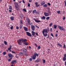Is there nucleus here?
Masks as SVG:
<instances>
[{
	"instance_id": "obj_3",
	"label": "nucleus",
	"mask_w": 66,
	"mask_h": 66,
	"mask_svg": "<svg viewBox=\"0 0 66 66\" xmlns=\"http://www.w3.org/2000/svg\"><path fill=\"white\" fill-rule=\"evenodd\" d=\"M37 56V57L39 56V55L38 54L34 53V55L32 56V59L33 60H35L36 59V57Z\"/></svg>"
},
{
	"instance_id": "obj_60",
	"label": "nucleus",
	"mask_w": 66,
	"mask_h": 66,
	"mask_svg": "<svg viewBox=\"0 0 66 66\" xmlns=\"http://www.w3.org/2000/svg\"><path fill=\"white\" fill-rule=\"evenodd\" d=\"M9 11L10 12H12V10H9Z\"/></svg>"
},
{
	"instance_id": "obj_1",
	"label": "nucleus",
	"mask_w": 66,
	"mask_h": 66,
	"mask_svg": "<svg viewBox=\"0 0 66 66\" xmlns=\"http://www.w3.org/2000/svg\"><path fill=\"white\" fill-rule=\"evenodd\" d=\"M50 30L49 28L46 29H44L42 31L43 35H44V37H46L47 35L48 34L47 33H48Z\"/></svg>"
},
{
	"instance_id": "obj_21",
	"label": "nucleus",
	"mask_w": 66,
	"mask_h": 66,
	"mask_svg": "<svg viewBox=\"0 0 66 66\" xmlns=\"http://www.w3.org/2000/svg\"><path fill=\"white\" fill-rule=\"evenodd\" d=\"M41 19L43 20H45L46 19V17L44 16H43L42 18H41Z\"/></svg>"
},
{
	"instance_id": "obj_59",
	"label": "nucleus",
	"mask_w": 66,
	"mask_h": 66,
	"mask_svg": "<svg viewBox=\"0 0 66 66\" xmlns=\"http://www.w3.org/2000/svg\"><path fill=\"white\" fill-rule=\"evenodd\" d=\"M50 39H53V38L52 37H50Z\"/></svg>"
},
{
	"instance_id": "obj_4",
	"label": "nucleus",
	"mask_w": 66,
	"mask_h": 66,
	"mask_svg": "<svg viewBox=\"0 0 66 66\" xmlns=\"http://www.w3.org/2000/svg\"><path fill=\"white\" fill-rule=\"evenodd\" d=\"M19 6V5L18 3H15V9L17 11H20V10L19 9V7H18Z\"/></svg>"
},
{
	"instance_id": "obj_35",
	"label": "nucleus",
	"mask_w": 66,
	"mask_h": 66,
	"mask_svg": "<svg viewBox=\"0 0 66 66\" xmlns=\"http://www.w3.org/2000/svg\"><path fill=\"white\" fill-rule=\"evenodd\" d=\"M12 59V58H11L10 59H8V61L10 62L11 61V60Z\"/></svg>"
},
{
	"instance_id": "obj_33",
	"label": "nucleus",
	"mask_w": 66,
	"mask_h": 66,
	"mask_svg": "<svg viewBox=\"0 0 66 66\" xmlns=\"http://www.w3.org/2000/svg\"><path fill=\"white\" fill-rule=\"evenodd\" d=\"M43 6L44 7H47V4H45Z\"/></svg>"
},
{
	"instance_id": "obj_13",
	"label": "nucleus",
	"mask_w": 66,
	"mask_h": 66,
	"mask_svg": "<svg viewBox=\"0 0 66 66\" xmlns=\"http://www.w3.org/2000/svg\"><path fill=\"white\" fill-rule=\"evenodd\" d=\"M33 20L35 21L37 23H39L41 22V21L40 20L38 21L37 20H36L35 18H34Z\"/></svg>"
},
{
	"instance_id": "obj_57",
	"label": "nucleus",
	"mask_w": 66,
	"mask_h": 66,
	"mask_svg": "<svg viewBox=\"0 0 66 66\" xmlns=\"http://www.w3.org/2000/svg\"><path fill=\"white\" fill-rule=\"evenodd\" d=\"M30 3H31V2H32V1L31 0H29L28 1Z\"/></svg>"
},
{
	"instance_id": "obj_56",
	"label": "nucleus",
	"mask_w": 66,
	"mask_h": 66,
	"mask_svg": "<svg viewBox=\"0 0 66 66\" xmlns=\"http://www.w3.org/2000/svg\"><path fill=\"white\" fill-rule=\"evenodd\" d=\"M50 31L51 32L52 31V28H50Z\"/></svg>"
},
{
	"instance_id": "obj_63",
	"label": "nucleus",
	"mask_w": 66,
	"mask_h": 66,
	"mask_svg": "<svg viewBox=\"0 0 66 66\" xmlns=\"http://www.w3.org/2000/svg\"><path fill=\"white\" fill-rule=\"evenodd\" d=\"M65 66H66V61H65Z\"/></svg>"
},
{
	"instance_id": "obj_46",
	"label": "nucleus",
	"mask_w": 66,
	"mask_h": 66,
	"mask_svg": "<svg viewBox=\"0 0 66 66\" xmlns=\"http://www.w3.org/2000/svg\"><path fill=\"white\" fill-rule=\"evenodd\" d=\"M51 35L52 36V37H54V36L52 33H51Z\"/></svg>"
},
{
	"instance_id": "obj_58",
	"label": "nucleus",
	"mask_w": 66,
	"mask_h": 66,
	"mask_svg": "<svg viewBox=\"0 0 66 66\" xmlns=\"http://www.w3.org/2000/svg\"><path fill=\"white\" fill-rule=\"evenodd\" d=\"M65 17L64 16L63 17V20H65Z\"/></svg>"
},
{
	"instance_id": "obj_50",
	"label": "nucleus",
	"mask_w": 66,
	"mask_h": 66,
	"mask_svg": "<svg viewBox=\"0 0 66 66\" xmlns=\"http://www.w3.org/2000/svg\"><path fill=\"white\" fill-rule=\"evenodd\" d=\"M12 53L14 54V53H16V52H14V51H12Z\"/></svg>"
},
{
	"instance_id": "obj_6",
	"label": "nucleus",
	"mask_w": 66,
	"mask_h": 66,
	"mask_svg": "<svg viewBox=\"0 0 66 66\" xmlns=\"http://www.w3.org/2000/svg\"><path fill=\"white\" fill-rule=\"evenodd\" d=\"M31 30H32L34 31L35 29V26L33 25H31Z\"/></svg>"
},
{
	"instance_id": "obj_48",
	"label": "nucleus",
	"mask_w": 66,
	"mask_h": 66,
	"mask_svg": "<svg viewBox=\"0 0 66 66\" xmlns=\"http://www.w3.org/2000/svg\"><path fill=\"white\" fill-rule=\"evenodd\" d=\"M47 11L48 12V13L49 14H51V12L50 11Z\"/></svg>"
},
{
	"instance_id": "obj_9",
	"label": "nucleus",
	"mask_w": 66,
	"mask_h": 66,
	"mask_svg": "<svg viewBox=\"0 0 66 66\" xmlns=\"http://www.w3.org/2000/svg\"><path fill=\"white\" fill-rule=\"evenodd\" d=\"M8 56L9 58H13V55L11 54H8Z\"/></svg>"
},
{
	"instance_id": "obj_26",
	"label": "nucleus",
	"mask_w": 66,
	"mask_h": 66,
	"mask_svg": "<svg viewBox=\"0 0 66 66\" xmlns=\"http://www.w3.org/2000/svg\"><path fill=\"white\" fill-rule=\"evenodd\" d=\"M59 44H57V45H58V46H60V47H62V45H61V44H60V43H59Z\"/></svg>"
},
{
	"instance_id": "obj_27",
	"label": "nucleus",
	"mask_w": 66,
	"mask_h": 66,
	"mask_svg": "<svg viewBox=\"0 0 66 66\" xmlns=\"http://www.w3.org/2000/svg\"><path fill=\"white\" fill-rule=\"evenodd\" d=\"M45 2L44 1H43L41 3V4L42 5H43L44 4H45Z\"/></svg>"
},
{
	"instance_id": "obj_19",
	"label": "nucleus",
	"mask_w": 66,
	"mask_h": 66,
	"mask_svg": "<svg viewBox=\"0 0 66 66\" xmlns=\"http://www.w3.org/2000/svg\"><path fill=\"white\" fill-rule=\"evenodd\" d=\"M31 33H32V36H34L35 35L36 33L35 32L32 31L31 32Z\"/></svg>"
},
{
	"instance_id": "obj_44",
	"label": "nucleus",
	"mask_w": 66,
	"mask_h": 66,
	"mask_svg": "<svg viewBox=\"0 0 66 66\" xmlns=\"http://www.w3.org/2000/svg\"><path fill=\"white\" fill-rule=\"evenodd\" d=\"M64 57H63L64 58H66V54H64Z\"/></svg>"
},
{
	"instance_id": "obj_53",
	"label": "nucleus",
	"mask_w": 66,
	"mask_h": 66,
	"mask_svg": "<svg viewBox=\"0 0 66 66\" xmlns=\"http://www.w3.org/2000/svg\"><path fill=\"white\" fill-rule=\"evenodd\" d=\"M64 3L65 4V6H66V1H64Z\"/></svg>"
},
{
	"instance_id": "obj_62",
	"label": "nucleus",
	"mask_w": 66,
	"mask_h": 66,
	"mask_svg": "<svg viewBox=\"0 0 66 66\" xmlns=\"http://www.w3.org/2000/svg\"><path fill=\"white\" fill-rule=\"evenodd\" d=\"M22 2H23V3H25V2L24 1H22Z\"/></svg>"
},
{
	"instance_id": "obj_40",
	"label": "nucleus",
	"mask_w": 66,
	"mask_h": 66,
	"mask_svg": "<svg viewBox=\"0 0 66 66\" xmlns=\"http://www.w3.org/2000/svg\"><path fill=\"white\" fill-rule=\"evenodd\" d=\"M4 43L5 45H7V43L6 41H4Z\"/></svg>"
},
{
	"instance_id": "obj_16",
	"label": "nucleus",
	"mask_w": 66,
	"mask_h": 66,
	"mask_svg": "<svg viewBox=\"0 0 66 66\" xmlns=\"http://www.w3.org/2000/svg\"><path fill=\"white\" fill-rule=\"evenodd\" d=\"M23 53H26L27 52V50L26 48H24L23 50Z\"/></svg>"
},
{
	"instance_id": "obj_12",
	"label": "nucleus",
	"mask_w": 66,
	"mask_h": 66,
	"mask_svg": "<svg viewBox=\"0 0 66 66\" xmlns=\"http://www.w3.org/2000/svg\"><path fill=\"white\" fill-rule=\"evenodd\" d=\"M23 28L24 30L25 31H28V30L27 27H23Z\"/></svg>"
},
{
	"instance_id": "obj_23",
	"label": "nucleus",
	"mask_w": 66,
	"mask_h": 66,
	"mask_svg": "<svg viewBox=\"0 0 66 66\" xmlns=\"http://www.w3.org/2000/svg\"><path fill=\"white\" fill-rule=\"evenodd\" d=\"M20 16L21 18H22L23 17V14L21 13L20 14Z\"/></svg>"
},
{
	"instance_id": "obj_47",
	"label": "nucleus",
	"mask_w": 66,
	"mask_h": 66,
	"mask_svg": "<svg viewBox=\"0 0 66 66\" xmlns=\"http://www.w3.org/2000/svg\"><path fill=\"white\" fill-rule=\"evenodd\" d=\"M25 55L26 56H28V54H27V53H26L25 54Z\"/></svg>"
},
{
	"instance_id": "obj_49",
	"label": "nucleus",
	"mask_w": 66,
	"mask_h": 66,
	"mask_svg": "<svg viewBox=\"0 0 66 66\" xmlns=\"http://www.w3.org/2000/svg\"><path fill=\"white\" fill-rule=\"evenodd\" d=\"M35 34H36V35H37V36H38V34L37 33V32L35 33Z\"/></svg>"
},
{
	"instance_id": "obj_43",
	"label": "nucleus",
	"mask_w": 66,
	"mask_h": 66,
	"mask_svg": "<svg viewBox=\"0 0 66 66\" xmlns=\"http://www.w3.org/2000/svg\"><path fill=\"white\" fill-rule=\"evenodd\" d=\"M32 61V59L31 58L29 59V61Z\"/></svg>"
},
{
	"instance_id": "obj_14",
	"label": "nucleus",
	"mask_w": 66,
	"mask_h": 66,
	"mask_svg": "<svg viewBox=\"0 0 66 66\" xmlns=\"http://www.w3.org/2000/svg\"><path fill=\"white\" fill-rule=\"evenodd\" d=\"M27 22L29 24H30V20H29V19L27 18Z\"/></svg>"
},
{
	"instance_id": "obj_52",
	"label": "nucleus",
	"mask_w": 66,
	"mask_h": 66,
	"mask_svg": "<svg viewBox=\"0 0 66 66\" xmlns=\"http://www.w3.org/2000/svg\"><path fill=\"white\" fill-rule=\"evenodd\" d=\"M16 29H19V27L18 26H17L16 27Z\"/></svg>"
},
{
	"instance_id": "obj_5",
	"label": "nucleus",
	"mask_w": 66,
	"mask_h": 66,
	"mask_svg": "<svg viewBox=\"0 0 66 66\" xmlns=\"http://www.w3.org/2000/svg\"><path fill=\"white\" fill-rule=\"evenodd\" d=\"M58 26L59 27V29L60 30L65 31V29L63 27L59 26Z\"/></svg>"
},
{
	"instance_id": "obj_42",
	"label": "nucleus",
	"mask_w": 66,
	"mask_h": 66,
	"mask_svg": "<svg viewBox=\"0 0 66 66\" xmlns=\"http://www.w3.org/2000/svg\"><path fill=\"white\" fill-rule=\"evenodd\" d=\"M28 6L30 7V4H29V3H28Z\"/></svg>"
},
{
	"instance_id": "obj_17",
	"label": "nucleus",
	"mask_w": 66,
	"mask_h": 66,
	"mask_svg": "<svg viewBox=\"0 0 66 66\" xmlns=\"http://www.w3.org/2000/svg\"><path fill=\"white\" fill-rule=\"evenodd\" d=\"M14 18L13 16H11L10 17V19L11 21H14Z\"/></svg>"
},
{
	"instance_id": "obj_29",
	"label": "nucleus",
	"mask_w": 66,
	"mask_h": 66,
	"mask_svg": "<svg viewBox=\"0 0 66 66\" xmlns=\"http://www.w3.org/2000/svg\"><path fill=\"white\" fill-rule=\"evenodd\" d=\"M6 54V53L5 52H4L3 53V54L4 55H5Z\"/></svg>"
},
{
	"instance_id": "obj_37",
	"label": "nucleus",
	"mask_w": 66,
	"mask_h": 66,
	"mask_svg": "<svg viewBox=\"0 0 66 66\" xmlns=\"http://www.w3.org/2000/svg\"><path fill=\"white\" fill-rule=\"evenodd\" d=\"M40 46H38L37 48V49H40Z\"/></svg>"
},
{
	"instance_id": "obj_34",
	"label": "nucleus",
	"mask_w": 66,
	"mask_h": 66,
	"mask_svg": "<svg viewBox=\"0 0 66 66\" xmlns=\"http://www.w3.org/2000/svg\"><path fill=\"white\" fill-rule=\"evenodd\" d=\"M22 25H20V29H21L22 28Z\"/></svg>"
},
{
	"instance_id": "obj_61",
	"label": "nucleus",
	"mask_w": 66,
	"mask_h": 66,
	"mask_svg": "<svg viewBox=\"0 0 66 66\" xmlns=\"http://www.w3.org/2000/svg\"><path fill=\"white\" fill-rule=\"evenodd\" d=\"M35 45H36L37 46V45L36 44H35Z\"/></svg>"
},
{
	"instance_id": "obj_38",
	"label": "nucleus",
	"mask_w": 66,
	"mask_h": 66,
	"mask_svg": "<svg viewBox=\"0 0 66 66\" xmlns=\"http://www.w3.org/2000/svg\"><path fill=\"white\" fill-rule=\"evenodd\" d=\"M64 46H63V48H66V47H65V44H64L63 45Z\"/></svg>"
},
{
	"instance_id": "obj_31",
	"label": "nucleus",
	"mask_w": 66,
	"mask_h": 66,
	"mask_svg": "<svg viewBox=\"0 0 66 66\" xmlns=\"http://www.w3.org/2000/svg\"><path fill=\"white\" fill-rule=\"evenodd\" d=\"M9 10H12V7L11 6H10L9 7Z\"/></svg>"
},
{
	"instance_id": "obj_32",
	"label": "nucleus",
	"mask_w": 66,
	"mask_h": 66,
	"mask_svg": "<svg viewBox=\"0 0 66 66\" xmlns=\"http://www.w3.org/2000/svg\"><path fill=\"white\" fill-rule=\"evenodd\" d=\"M43 63H45V60H44V59H43Z\"/></svg>"
},
{
	"instance_id": "obj_28",
	"label": "nucleus",
	"mask_w": 66,
	"mask_h": 66,
	"mask_svg": "<svg viewBox=\"0 0 66 66\" xmlns=\"http://www.w3.org/2000/svg\"><path fill=\"white\" fill-rule=\"evenodd\" d=\"M24 44H25L26 45H29L28 43H24Z\"/></svg>"
},
{
	"instance_id": "obj_20",
	"label": "nucleus",
	"mask_w": 66,
	"mask_h": 66,
	"mask_svg": "<svg viewBox=\"0 0 66 66\" xmlns=\"http://www.w3.org/2000/svg\"><path fill=\"white\" fill-rule=\"evenodd\" d=\"M40 61V59H37L36 60V61H35V62H39Z\"/></svg>"
},
{
	"instance_id": "obj_54",
	"label": "nucleus",
	"mask_w": 66,
	"mask_h": 66,
	"mask_svg": "<svg viewBox=\"0 0 66 66\" xmlns=\"http://www.w3.org/2000/svg\"><path fill=\"white\" fill-rule=\"evenodd\" d=\"M58 36V35L57 34H56L55 35V36L56 37H57Z\"/></svg>"
},
{
	"instance_id": "obj_10",
	"label": "nucleus",
	"mask_w": 66,
	"mask_h": 66,
	"mask_svg": "<svg viewBox=\"0 0 66 66\" xmlns=\"http://www.w3.org/2000/svg\"><path fill=\"white\" fill-rule=\"evenodd\" d=\"M32 14H37L38 12H37L36 10V9H35L34 11H32Z\"/></svg>"
},
{
	"instance_id": "obj_39",
	"label": "nucleus",
	"mask_w": 66,
	"mask_h": 66,
	"mask_svg": "<svg viewBox=\"0 0 66 66\" xmlns=\"http://www.w3.org/2000/svg\"><path fill=\"white\" fill-rule=\"evenodd\" d=\"M61 12V11L60 10H59L57 12V13L58 14H60V12Z\"/></svg>"
},
{
	"instance_id": "obj_36",
	"label": "nucleus",
	"mask_w": 66,
	"mask_h": 66,
	"mask_svg": "<svg viewBox=\"0 0 66 66\" xmlns=\"http://www.w3.org/2000/svg\"><path fill=\"white\" fill-rule=\"evenodd\" d=\"M53 24V23H50V24L49 25V26L50 27H51L52 26V25Z\"/></svg>"
},
{
	"instance_id": "obj_22",
	"label": "nucleus",
	"mask_w": 66,
	"mask_h": 66,
	"mask_svg": "<svg viewBox=\"0 0 66 66\" xmlns=\"http://www.w3.org/2000/svg\"><path fill=\"white\" fill-rule=\"evenodd\" d=\"M62 60L63 61H66V58L63 57Z\"/></svg>"
},
{
	"instance_id": "obj_24",
	"label": "nucleus",
	"mask_w": 66,
	"mask_h": 66,
	"mask_svg": "<svg viewBox=\"0 0 66 66\" xmlns=\"http://www.w3.org/2000/svg\"><path fill=\"white\" fill-rule=\"evenodd\" d=\"M57 26L56 25H54V29H56L57 28Z\"/></svg>"
},
{
	"instance_id": "obj_30",
	"label": "nucleus",
	"mask_w": 66,
	"mask_h": 66,
	"mask_svg": "<svg viewBox=\"0 0 66 66\" xmlns=\"http://www.w3.org/2000/svg\"><path fill=\"white\" fill-rule=\"evenodd\" d=\"M50 19V17H48L46 18V20H48Z\"/></svg>"
},
{
	"instance_id": "obj_64",
	"label": "nucleus",
	"mask_w": 66,
	"mask_h": 66,
	"mask_svg": "<svg viewBox=\"0 0 66 66\" xmlns=\"http://www.w3.org/2000/svg\"><path fill=\"white\" fill-rule=\"evenodd\" d=\"M29 48L30 49H31V46H29Z\"/></svg>"
},
{
	"instance_id": "obj_45",
	"label": "nucleus",
	"mask_w": 66,
	"mask_h": 66,
	"mask_svg": "<svg viewBox=\"0 0 66 66\" xmlns=\"http://www.w3.org/2000/svg\"><path fill=\"white\" fill-rule=\"evenodd\" d=\"M13 28V26H12V27H11L10 29L11 30H12Z\"/></svg>"
},
{
	"instance_id": "obj_15",
	"label": "nucleus",
	"mask_w": 66,
	"mask_h": 66,
	"mask_svg": "<svg viewBox=\"0 0 66 66\" xmlns=\"http://www.w3.org/2000/svg\"><path fill=\"white\" fill-rule=\"evenodd\" d=\"M35 4L36 5V7H38V6H39V5H40L39 4H38V3L37 2H35Z\"/></svg>"
},
{
	"instance_id": "obj_18",
	"label": "nucleus",
	"mask_w": 66,
	"mask_h": 66,
	"mask_svg": "<svg viewBox=\"0 0 66 66\" xmlns=\"http://www.w3.org/2000/svg\"><path fill=\"white\" fill-rule=\"evenodd\" d=\"M24 54V53H19V55L20 56H22L23 55V54Z\"/></svg>"
},
{
	"instance_id": "obj_41",
	"label": "nucleus",
	"mask_w": 66,
	"mask_h": 66,
	"mask_svg": "<svg viewBox=\"0 0 66 66\" xmlns=\"http://www.w3.org/2000/svg\"><path fill=\"white\" fill-rule=\"evenodd\" d=\"M23 11L26 12H27V11H26V9H23Z\"/></svg>"
},
{
	"instance_id": "obj_7",
	"label": "nucleus",
	"mask_w": 66,
	"mask_h": 66,
	"mask_svg": "<svg viewBox=\"0 0 66 66\" xmlns=\"http://www.w3.org/2000/svg\"><path fill=\"white\" fill-rule=\"evenodd\" d=\"M26 33L27 35L30 37H31V35L30 33L29 32H26Z\"/></svg>"
},
{
	"instance_id": "obj_55",
	"label": "nucleus",
	"mask_w": 66,
	"mask_h": 66,
	"mask_svg": "<svg viewBox=\"0 0 66 66\" xmlns=\"http://www.w3.org/2000/svg\"><path fill=\"white\" fill-rule=\"evenodd\" d=\"M48 5L49 6H50L51 5V4L49 3H48Z\"/></svg>"
},
{
	"instance_id": "obj_2",
	"label": "nucleus",
	"mask_w": 66,
	"mask_h": 66,
	"mask_svg": "<svg viewBox=\"0 0 66 66\" xmlns=\"http://www.w3.org/2000/svg\"><path fill=\"white\" fill-rule=\"evenodd\" d=\"M27 40L26 39H24L23 38H21L20 39H19L17 41V42L20 45H21V43H23L24 42H26Z\"/></svg>"
},
{
	"instance_id": "obj_8",
	"label": "nucleus",
	"mask_w": 66,
	"mask_h": 66,
	"mask_svg": "<svg viewBox=\"0 0 66 66\" xmlns=\"http://www.w3.org/2000/svg\"><path fill=\"white\" fill-rule=\"evenodd\" d=\"M16 60H14L12 61L11 62V63L12 64H16Z\"/></svg>"
},
{
	"instance_id": "obj_11",
	"label": "nucleus",
	"mask_w": 66,
	"mask_h": 66,
	"mask_svg": "<svg viewBox=\"0 0 66 66\" xmlns=\"http://www.w3.org/2000/svg\"><path fill=\"white\" fill-rule=\"evenodd\" d=\"M44 15L46 17L48 16H49V13H47L45 12L44 13Z\"/></svg>"
},
{
	"instance_id": "obj_51",
	"label": "nucleus",
	"mask_w": 66,
	"mask_h": 66,
	"mask_svg": "<svg viewBox=\"0 0 66 66\" xmlns=\"http://www.w3.org/2000/svg\"><path fill=\"white\" fill-rule=\"evenodd\" d=\"M20 23H21V24H23V22L22 21H21L20 22Z\"/></svg>"
},
{
	"instance_id": "obj_25",
	"label": "nucleus",
	"mask_w": 66,
	"mask_h": 66,
	"mask_svg": "<svg viewBox=\"0 0 66 66\" xmlns=\"http://www.w3.org/2000/svg\"><path fill=\"white\" fill-rule=\"evenodd\" d=\"M12 46H10L9 47V48H8V50H10L12 49Z\"/></svg>"
}]
</instances>
